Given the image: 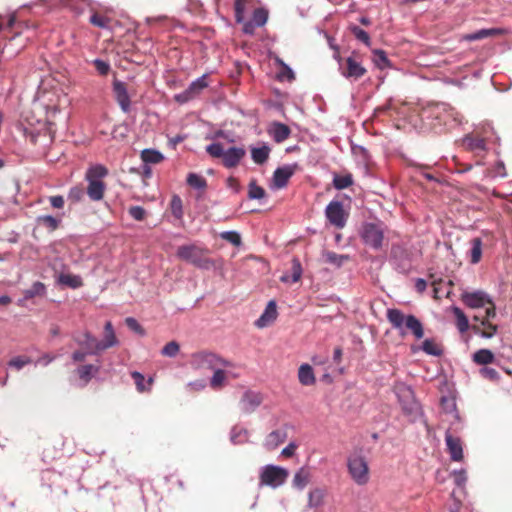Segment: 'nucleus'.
Masks as SVG:
<instances>
[{"instance_id":"1","label":"nucleus","mask_w":512,"mask_h":512,"mask_svg":"<svg viewBox=\"0 0 512 512\" xmlns=\"http://www.w3.org/2000/svg\"><path fill=\"white\" fill-rule=\"evenodd\" d=\"M0 35L7 40L5 42L2 53L7 51L10 57L18 54L28 40L35 36L34 28H30L28 24L17 23L14 16H11L4 24H0Z\"/></svg>"},{"instance_id":"2","label":"nucleus","mask_w":512,"mask_h":512,"mask_svg":"<svg viewBox=\"0 0 512 512\" xmlns=\"http://www.w3.org/2000/svg\"><path fill=\"white\" fill-rule=\"evenodd\" d=\"M386 317L392 328L397 330L401 337L411 334L418 340L423 338V325L414 315H406L400 309L390 308L387 310Z\"/></svg>"},{"instance_id":"3","label":"nucleus","mask_w":512,"mask_h":512,"mask_svg":"<svg viewBox=\"0 0 512 512\" xmlns=\"http://www.w3.org/2000/svg\"><path fill=\"white\" fill-rule=\"evenodd\" d=\"M493 134L492 128L487 125L481 130H475L466 134L464 137L456 141V144L463 150L470 152L474 157L478 158L477 165L482 164V159L488 151V143L491 141L489 134Z\"/></svg>"},{"instance_id":"4","label":"nucleus","mask_w":512,"mask_h":512,"mask_svg":"<svg viewBox=\"0 0 512 512\" xmlns=\"http://www.w3.org/2000/svg\"><path fill=\"white\" fill-rule=\"evenodd\" d=\"M108 175V169L102 164L91 165L85 174L88 182L87 195L92 201H100L104 197L106 185L103 178Z\"/></svg>"},{"instance_id":"5","label":"nucleus","mask_w":512,"mask_h":512,"mask_svg":"<svg viewBox=\"0 0 512 512\" xmlns=\"http://www.w3.org/2000/svg\"><path fill=\"white\" fill-rule=\"evenodd\" d=\"M206 152L213 158L221 159L226 168H235L245 157L246 151L243 147H229L225 149L222 143L213 142L206 147Z\"/></svg>"},{"instance_id":"6","label":"nucleus","mask_w":512,"mask_h":512,"mask_svg":"<svg viewBox=\"0 0 512 512\" xmlns=\"http://www.w3.org/2000/svg\"><path fill=\"white\" fill-rule=\"evenodd\" d=\"M208 250L194 244L182 245L177 249V257L189 262L197 268L209 270L215 266V262L206 256Z\"/></svg>"},{"instance_id":"7","label":"nucleus","mask_w":512,"mask_h":512,"mask_svg":"<svg viewBox=\"0 0 512 512\" xmlns=\"http://www.w3.org/2000/svg\"><path fill=\"white\" fill-rule=\"evenodd\" d=\"M394 390L404 414L415 421L421 415V406L416 400L411 387L404 383H397Z\"/></svg>"},{"instance_id":"8","label":"nucleus","mask_w":512,"mask_h":512,"mask_svg":"<svg viewBox=\"0 0 512 512\" xmlns=\"http://www.w3.org/2000/svg\"><path fill=\"white\" fill-rule=\"evenodd\" d=\"M347 469L351 479L359 486L366 485L370 480V469L363 455L354 453L347 458Z\"/></svg>"},{"instance_id":"9","label":"nucleus","mask_w":512,"mask_h":512,"mask_svg":"<svg viewBox=\"0 0 512 512\" xmlns=\"http://www.w3.org/2000/svg\"><path fill=\"white\" fill-rule=\"evenodd\" d=\"M429 116L433 117L437 123L434 124V128L437 126L453 127L462 124V115L448 104L441 103L429 111Z\"/></svg>"},{"instance_id":"10","label":"nucleus","mask_w":512,"mask_h":512,"mask_svg":"<svg viewBox=\"0 0 512 512\" xmlns=\"http://www.w3.org/2000/svg\"><path fill=\"white\" fill-rule=\"evenodd\" d=\"M363 243L374 250L382 248L384 240V227L380 222H365L360 229Z\"/></svg>"},{"instance_id":"11","label":"nucleus","mask_w":512,"mask_h":512,"mask_svg":"<svg viewBox=\"0 0 512 512\" xmlns=\"http://www.w3.org/2000/svg\"><path fill=\"white\" fill-rule=\"evenodd\" d=\"M75 341L81 349L72 354L74 362H83L88 355H97L102 351L99 340L90 333L75 337Z\"/></svg>"},{"instance_id":"12","label":"nucleus","mask_w":512,"mask_h":512,"mask_svg":"<svg viewBox=\"0 0 512 512\" xmlns=\"http://www.w3.org/2000/svg\"><path fill=\"white\" fill-rule=\"evenodd\" d=\"M289 476V471L286 468L268 464L261 468L259 479L260 485L277 488L282 486Z\"/></svg>"},{"instance_id":"13","label":"nucleus","mask_w":512,"mask_h":512,"mask_svg":"<svg viewBox=\"0 0 512 512\" xmlns=\"http://www.w3.org/2000/svg\"><path fill=\"white\" fill-rule=\"evenodd\" d=\"M74 0H62L61 2L65 5H69L72 10H75L77 13H82L83 10L87 7L91 11V16L89 18V22L98 28L106 29L110 25V18L99 14L96 10L95 3L92 0H81L78 5H73L72 2Z\"/></svg>"},{"instance_id":"14","label":"nucleus","mask_w":512,"mask_h":512,"mask_svg":"<svg viewBox=\"0 0 512 512\" xmlns=\"http://www.w3.org/2000/svg\"><path fill=\"white\" fill-rule=\"evenodd\" d=\"M348 215V212L344 209L343 203L338 200H333L326 206L325 216L329 223L337 229L345 227Z\"/></svg>"},{"instance_id":"15","label":"nucleus","mask_w":512,"mask_h":512,"mask_svg":"<svg viewBox=\"0 0 512 512\" xmlns=\"http://www.w3.org/2000/svg\"><path fill=\"white\" fill-rule=\"evenodd\" d=\"M209 85L208 75L204 74L196 80L192 81L187 89L174 96L176 102L180 104L187 103L198 96Z\"/></svg>"},{"instance_id":"16","label":"nucleus","mask_w":512,"mask_h":512,"mask_svg":"<svg viewBox=\"0 0 512 512\" xmlns=\"http://www.w3.org/2000/svg\"><path fill=\"white\" fill-rule=\"evenodd\" d=\"M338 63L341 75L349 80H358L367 72L362 64L353 56H349L345 60L339 59Z\"/></svg>"},{"instance_id":"17","label":"nucleus","mask_w":512,"mask_h":512,"mask_svg":"<svg viewBox=\"0 0 512 512\" xmlns=\"http://www.w3.org/2000/svg\"><path fill=\"white\" fill-rule=\"evenodd\" d=\"M298 169V164H286L278 167L272 176L271 188L282 189L287 186L290 178L295 174Z\"/></svg>"},{"instance_id":"18","label":"nucleus","mask_w":512,"mask_h":512,"mask_svg":"<svg viewBox=\"0 0 512 512\" xmlns=\"http://www.w3.org/2000/svg\"><path fill=\"white\" fill-rule=\"evenodd\" d=\"M462 302L469 308H484L491 303L490 296L483 291L464 292L461 296Z\"/></svg>"},{"instance_id":"19","label":"nucleus","mask_w":512,"mask_h":512,"mask_svg":"<svg viewBox=\"0 0 512 512\" xmlns=\"http://www.w3.org/2000/svg\"><path fill=\"white\" fill-rule=\"evenodd\" d=\"M473 319L476 322H479V324L472 326V330L475 334L487 339H490L496 335L498 331V326L496 324H493L490 320L483 319L478 315H475Z\"/></svg>"},{"instance_id":"20","label":"nucleus","mask_w":512,"mask_h":512,"mask_svg":"<svg viewBox=\"0 0 512 512\" xmlns=\"http://www.w3.org/2000/svg\"><path fill=\"white\" fill-rule=\"evenodd\" d=\"M262 400L263 398L260 393L247 390L243 393L239 406L244 413H251L260 406Z\"/></svg>"},{"instance_id":"21","label":"nucleus","mask_w":512,"mask_h":512,"mask_svg":"<svg viewBox=\"0 0 512 512\" xmlns=\"http://www.w3.org/2000/svg\"><path fill=\"white\" fill-rule=\"evenodd\" d=\"M199 363L212 371L219 367H231L232 364L212 352H203L197 355Z\"/></svg>"},{"instance_id":"22","label":"nucleus","mask_w":512,"mask_h":512,"mask_svg":"<svg viewBox=\"0 0 512 512\" xmlns=\"http://www.w3.org/2000/svg\"><path fill=\"white\" fill-rule=\"evenodd\" d=\"M113 92L122 111L128 113L130 111L131 101L125 83L119 80H114Z\"/></svg>"},{"instance_id":"23","label":"nucleus","mask_w":512,"mask_h":512,"mask_svg":"<svg viewBox=\"0 0 512 512\" xmlns=\"http://www.w3.org/2000/svg\"><path fill=\"white\" fill-rule=\"evenodd\" d=\"M445 442L451 460L455 462L461 461L463 459V447L461 439L455 435H452L450 432H446Z\"/></svg>"},{"instance_id":"24","label":"nucleus","mask_w":512,"mask_h":512,"mask_svg":"<svg viewBox=\"0 0 512 512\" xmlns=\"http://www.w3.org/2000/svg\"><path fill=\"white\" fill-rule=\"evenodd\" d=\"M277 316L278 312L276 302L271 300L266 305L260 317L255 321V326L260 329L268 327L276 320Z\"/></svg>"},{"instance_id":"25","label":"nucleus","mask_w":512,"mask_h":512,"mask_svg":"<svg viewBox=\"0 0 512 512\" xmlns=\"http://www.w3.org/2000/svg\"><path fill=\"white\" fill-rule=\"evenodd\" d=\"M287 438V429L282 427L270 432L263 443L264 447L269 450H275L280 444H282Z\"/></svg>"},{"instance_id":"26","label":"nucleus","mask_w":512,"mask_h":512,"mask_svg":"<svg viewBox=\"0 0 512 512\" xmlns=\"http://www.w3.org/2000/svg\"><path fill=\"white\" fill-rule=\"evenodd\" d=\"M100 371V365L99 364H86L81 365L76 369V373L79 377V380L81 381L80 386L84 387L86 386L90 380L98 374Z\"/></svg>"},{"instance_id":"27","label":"nucleus","mask_w":512,"mask_h":512,"mask_svg":"<svg viewBox=\"0 0 512 512\" xmlns=\"http://www.w3.org/2000/svg\"><path fill=\"white\" fill-rule=\"evenodd\" d=\"M326 492L324 489L316 487L308 492L307 507L317 509L322 507L325 502Z\"/></svg>"},{"instance_id":"28","label":"nucleus","mask_w":512,"mask_h":512,"mask_svg":"<svg viewBox=\"0 0 512 512\" xmlns=\"http://www.w3.org/2000/svg\"><path fill=\"white\" fill-rule=\"evenodd\" d=\"M268 132L270 136L274 139V141L277 143L285 141L291 133L287 125L279 122L273 123L269 128Z\"/></svg>"},{"instance_id":"29","label":"nucleus","mask_w":512,"mask_h":512,"mask_svg":"<svg viewBox=\"0 0 512 512\" xmlns=\"http://www.w3.org/2000/svg\"><path fill=\"white\" fill-rule=\"evenodd\" d=\"M251 158L254 163L262 165L267 162L271 149L266 143H261L260 146L251 147Z\"/></svg>"},{"instance_id":"30","label":"nucleus","mask_w":512,"mask_h":512,"mask_svg":"<svg viewBox=\"0 0 512 512\" xmlns=\"http://www.w3.org/2000/svg\"><path fill=\"white\" fill-rule=\"evenodd\" d=\"M100 342V348L106 350L118 344L117 337L115 335L113 325L110 321H107L104 326V338Z\"/></svg>"},{"instance_id":"31","label":"nucleus","mask_w":512,"mask_h":512,"mask_svg":"<svg viewBox=\"0 0 512 512\" xmlns=\"http://www.w3.org/2000/svg\"><path fill=\"white\" fill-rule=\"evenodd\" d=\"M57 283L72 289H77L83 286V280L79 275L70 273H60L57 276Z\"/></svg>"},{"instance_id":"32","label":"nucleus","mask_w":512,"mask_h":512,"mask_svg":"<svg viewBox=\"0 0 512 512\" xmlns=\"http://www.w3.org/2000/svg\"><path fill=\"white\" fill-rule=\"evenodd\" d=\"M302 266L300 261L297 258L292 260L291 273H284L280 280L283 283H296L301 279L302 276Z\"/></svg>"},{"instance_id":"33","label":"nucleus","mask_w":512,"mask_h":512,"mask_svg":"<svg viewBox=\"0 0 512 512\" xmlns=\"http://www.w3.org/2000/svg\"><path fill=\"white\" fill-rule=\"evenodd\" d=\"M483 242L481 238L475 237L470 241V249L468 251L469 261L471 264H477L482 257Z\"/></svg>"},{"instance_id":"34","label":"nucleus","mask_w":512,"mask_h":512,"mask_svg":"<svg viewBox=\"0 0 512 512\" xmlns=\"http://www.w3.org/2000/svg\"><path fill=\"white\" fill-rule=\"evenodd\" d=\"M298 379L304 386L313 385L316 381L313 368L309 364H302L298 370Z\"/></svg>"},{"instance_id":"35","label":"nucleus","mask_w":512,"mask_h":512,"mask_svg":"<svg viewBox=\"0 0 512 512\" xmlns=\"http://www.w3.org/2000/svg\"><path fill=\"white\" fill-rule=\"evenodd\" d=\"M225 367H219L213 371V375L210 379V387L213 390H221L227 381V372Z\"/></svg>"},{"instance_id":"36","label":"nucleus","mask_w":512,"mask_h":512,"mask_svg":"<svg viewBox=\"0 0 512 512\" xmlns=\"http://www.w3.org/2000/svg\"><path fill=\"white\" fill-rule=\"evenodd\" d=\"M443 421L449 424L446 432H450L452 435L459 433L464 427V423L458 412L450 413L448 417L443 418Z\"/></svg>"},{"instance_id":"37","label":"nucleus","mask_w":512,"mask_h":512,"mask_svg":"<svg viewBox=\"0 0 512 512\" xmlns=\"http://www.w3.org/2000/svg\"><path fill=\"white\" fill-rule=\"evenodd\" d=\"M249 439V432L246 428L235 425L230 432V440L233 444H243Z\"/></svg>"},{"instance_id":"38","label":"nucleus","mask_w":512,"mask_h":512,"mask_svg":"<svg viewBox=\"0 0 512 512\" xmlns=\"http://www.w3.org/2000/svg\"><path fill=\"white\" fill-rule=\"evenodd\" d=\"M310 472L307 468H300L294 475L293 485L299 490H303L310 481Z\"/></svg>"},{"instance_id":"39","label":"nucleus","mask_w":512,"mask_h":512,"mask_svg":"<svg viewBox=\"0 0 512 512\" xmlns=\"http://www.w3.org/2000/svg\"><path fill=\"white\" fill-rule=\"evenodd\" d=\"M452 312L456 320V327L460 333H465L469 329V320L459 307H452Z\"/></svg>"},{"instance_id":"40","label":"nucleus","mask_w":512,"mask_h":512,"mask_svg":"<svg viewBox=\"0 0 512 512\" xmlns=\"http://www.w3.org/2000/svg\"><path fill=\"white\" fill-rule=\"evenodd\" d=\"M322 256L325 262L337 268L341 267L344 264V262H346L349 259L347 255L337 254L333 251H324Z\"/></svg>"},{"instance_id":"41","label":"nucleus","mask_w":512,"mask_h":512,"mask_svg":"<svg viewBox=\"0 0 512 512\" xmlns=\"http://www.w3.org/2000/svg\"><path fill=\"white\" fill-rule=\"evenodd\" d=\"M495 356L489 349H480L473 354V361L479 365H487L494 361Z\"/></svg>"},{"instance_id":"42","label":"nucleus","mask_w":512,"mask_h":512,"mask_svg":"<svg viewBox=\"0 0 512 512\" xmlns=\"http://www.w3.org/2000/svg\"><path fill=\"white\" fill-rule=\"evenodd\" d=\"M276 63L280 66V70L277 74L278 80H280V81L294 80V78H295L294 72L288 65H286L280 58H276Z\"/></svg>"},{"instance_id":"43","label":"nucleus","mask_w":512,"mask_h":512,"mask_svg":"<svg viewBox=\"0 0 512 512\" xmlns=\"http://www.w3.org/2000/svg\"><path fill=\"white\" fill-rule=\"evenodd\" d=\"M353 184V176L350 173L344 175H335L333 178V186L337 190H343Z\"/></svg>"},{"instance_id":"44","label":"nucleus","mask_w":512,"mask_h":512,"mask_svg":"<svg viewBox=\"0 0 512 512\" xmlns=\"http://www.w3.org/2000/svg\"><path fill=\"white\" fill-rule=\"evenodd\" d=\"M187 184L197 190H204L207 187L206 179L196 173H189L187 176Z\"/></svg>"},{"instance_id":"45","label":"nucleus","mask_w":512,"mask_h":512,"mask_svg":"<svg viewBox=\"0 0 512 512\" xmlns=\"http://www.w3.org/2000/svg\"><path fill=\"white\" fill-rule=\"evenodd\" d=\"M498 32H499L498 29H481L474 33L465 35L463 37V39H465L467 41H476V40H481V39L487 38L492 35H496V34H498Z\"/></svg>"},{"instance_id":"46","label":"nucleus","mask_w":512,"mask_h":512,"mask_svg":"<svg viewBox=\"0 0 512 512\" xmlns=\"http://www.w3.org/2000/svg\"><path fill=\"white\" fill-rule=\"evenodd\" d=\"M421 349L428 355L440 356L442 354L441 347L433 340L426 339L421 345Z\"/></svg>"},{"instance_id":"47","label":"nucleus","mask_w":512,"mask_h":512,"mask_svg":"<svg viewBox=\"0 0 512 512\" xmlns=\"http://www.w3.org/2000/svg\"><path fill=\"white\" fill-rule=\"evenodd\" d=\"M141 157L145 163L157 164L163 160V155L159 151L152 149L143 150Z\"/></svg>"},{"instance_id":"48","label":"nucleus","mask_w":512,"mask_h":512,"mask_svg":"<svg viewBox=\"0 0 512 512\" xmlns=\"http://www.w3.org/2000/svg\"><path fill=\"white\" fill-rule=\"evenodd\" d=\"M170 210L175 218L181 219L183 217V204L179 195L175 194L172 196L170 201Z\"/></svg>"},{"instance_id":"49","label":"nucleus","mask_w":512,"mask_h":512,"mask_svg":"<svg viewBox=\"0 0 512 512\" xmlns=\"http://www.w3.org/2000/svg\"><path fill=\"white\" fill-rule=\"evenodd\" d=\"M46 287L42 282H35L29 289L25 290L24 298L26 300L34 298L35 296L44 295Z\"/></svg>"},{"instance_id":"50","label":"nucleus","mask_w":512,"mask_h":512,"mask_svg":"<svg viewBox=\"0 0 512 512\" xmlns=\"http://www.w3.org/2000/svg\"><path fill=\"white\" fill-rule=\"evenodd\" d=\"M248 2L249 0H235L234 8L236 22L242 23L244 21Z\"/></svg>"},{"instance_id":"51","label":"nucleus","mask_w":512,"mask_h":512,"mask_svg":"<svg viewBox=\"0 0 512 512\" xmlns=\"http://www.w3.org/2000/svg\"><path fill=\"white\" fill-rule=\"evenodd\" d=\"M266 195V192L265 190L256 184L255 181H251L249 183V187H248V198L249 199H255V200H260L262 198H264Z\"/></svg>"},{"instance_id":"52","label":"nucleus","mask_w":512,"mask_h":512,"mask_svg":"<svg viewBox=\"0 0 512 512\" xmlns=\"http://www.w3.org/2000/svg\"><path fill=\"white\" fill-rule=\"evenodd\" d=\"M220 237L237 247L242 244L241 235L237 231H223L220 233Z\"/></svg>"},{"instance_id":"53","label":"nucleus","mask_w":512,"mask_h":512,"mask_svg":"<svg viewBox=\"0 0 512 512\" xmlns=\"http://www.w3.org/2000/svg\"><path fill=\"white\" fill-rule=\"evenodd\" d=\"M268 20V11L264 8L255 9L252 15V21L258 26H264Z\"/></svg>"},{"instance_id":"54","label":"nucleus","mask_w":512,"mask_h":512,"mask_svg":"<svg viewBox=\"0 0 512 512\" xmlns=\"http://www.w3.org/2000/svg\"><path fill=\"white\" fill-rule=\"evenodd\" d=\"M441 408L444 413V418L448 417L450 413L458 412L456 409L455 400L452 398L442 397L441 398Z\"/></svg>"},{"instance_id":"55","label":"nucleus","mask_w":512,"mask_h":512,"mask_svg":"<svg viewBox=\"0 0 512 512\" xmlns=\"http://www.w3.org/2000/svg\"><path fill=\"white\" fill-rule=\"evenodd\" d=\"M38 223L50 229L51 231L56 230L59 226L60 221L51 215H44L38 217Z\"/></svg>"},{"instance_id":"56","label":"nucleus","mask_w":512,"mask_h":512,"mask_svg":"<svg viewBox=\"0 0 512 512\" xmlns=\"http://www.w3.org/2000/svg\"><path fill=\"white\" fill-rule=\"evenodd\" d=\"M31 362L32 360L27 356H16L8 362V366L19 371Z\"/></svg>"},{"instance_id":"57","label":"nucleus","mask_w":512,"mask_h":512,"mask_svg":"<svg viewBox=\"0 0 512 512\" xmlns=\"http://www.w3.org/2000/svg\"><path fill=\"white\" fill-rule=\"evenodd\" d=\"M351 32L353 33V35L355 36V38L357 40L364 43L366 46H370V43H371L370 36L365 30H363L362 28H360L358 26H352Z\"/></svg>"},{"instance_id":"58","label":"nucleus","mask_w":512,"mask_h":512,"mask_svg":"<svg viewBox=\"0 0 512 512\" xmlns=\"http://www.w3.org/2000/svg\"><path fill=\"white\" fill-rule=\"evenodd\" d=\"M180 350V346L176 341L167 343L161 350V354L166 357H175Z\"/></svg>"},{"instance_id":"59","label":"nucleus","mask_w":512,"mask_h":512,"mask_svg":"<svg viewBox=\"0 0 512 512\" xmlns=\"http://www.w3.org/2000/svg\"><path fill=\"white\" fill-rule=\"evenodd\" d=\"M481 376L487 380L497 382L500 379L499 372L491 367H483L479 370Z\"/></svg>"},{"instance_id":"60","label":"nucleus","mask_w":512,"mask_h":512,"mask_svg":"<svg viewBox=\"0 0 512 512\" xmlns=\"http://www.w3.org/2000/svg\"><path fill=\"white\" fill-rule=\"evenodd\" d=\"M93 64H94L97 72L101 76H106L109 73L110 69H111V66H110L109 62L104 61V60L99 59V58L93 60Z\"/></svg>"},{"instance_id":"61","label":"nucleus","mask_w":512,"mask_h":512,"mask_svg":"<svg viewBox=\"0 0 512 512\" xmlns=\"http://www.w3.org/2000/svg\"><path fill=\"white\" fill-rule=\"evenodd\" d=\"M374 62L379 68L383 69L388 65L389 60L386 56V53L383 50H375Z\"/></svg>"},{"instance_id":"62","label":"nucleus","mask_w":512,"mask_h":512,"mask_svg":"<svg viewBox=\"0 0 512 512\" xmlns=\"http://www.w3.org/2000/svg\"><path fill=\"white\" fill-rule=\"evenodd\" d=\"M129 215L137 220V221H142L144 220L145 216H146V211L143 207L141 206H131L129 208Z\"/></svg>"},{"instance_id":"63","label":"nucleus","mask_w":512,"mask_h":512,"mask_svg":"<svg viewBox=\"0 0 512 512\" xmlns=\"http://www.w3.org/2000/svg\"><path fill=\"white\" fill-rule=\"evenodd\" d=\"M125 323H126L127 327L129 329H131L132 331H134L135 333H137L139 335L145 334L144 329L142 328V326L139 324V322L135 318L128 317L125 319Z\"/></svg>"},{"instance_id":"64","label":"nucleus","mask_w":512,"mask_h":512,"mask_svg":"<svg viewBox=\"0 0 512 512\" xmlns=\"http://www.w3.org/2000/svg\"><path fill=\"white\" fill-rule=\"evenodd\" d=\"M131 376L136 384L138 391H145V377L140 372L137 371L132 372Z\"/></svg>"}]
</instances>
